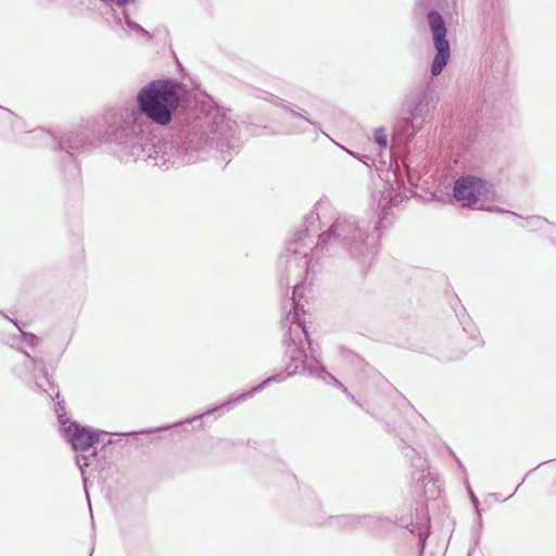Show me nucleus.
<instances>
[{"label":"nucleus","instance_id":"obj_1","mask_svg":"<svg viewBox=\"0 0 556 556\" xmlns=\"http://www.w3.org/2000/svg\"><path fill=\"white\" fill-rule=\"evenodd\" d=\"M186 88L170 80L151 83L138 96L141 112L154 123L166 126L172 115L186 99Z\"/></svg>","mask_w":556,"mask_h":556},{"label":"nucleus","instance_id":"obj_2","mask_svg":"<svg viewBox=\"0 0 556 556\" xmlns=\"http://www.w3.org/2000/svg\"><path fill=\"white\" fill-rule=\"evenodd\" d=\"M427 17L433 36L434 48L437 50V54L431 65V74L433 76H438L442 73L444 66L450 60L451 47L446 39V27L442 16L438 12L431 11L428 13Z\"/></svg>","mask_w":556,"mask_h":556},{"label":"nucleus","instance_id":"obj_3","mask_svg":"<svg viewBox=\"0 0 556 556\" xmlns=\"http://www.w3.org/2000/svg\"><path fill=\"white\" fill-rule=\"evenodd\" d=\"M488 188L485 182L473 176L460 177L454 185V197L465 206H471L486 197Z\"/></svg>","mask_w":556,"mask_h":556},{"label":"nucleus","instance_id":"obj_4","mask_svg":"<svg viewBox=\"0 0 556 556\" xmlns=\"http://www.w3.org/2000/svg\"><path fill=\"white\" fill-rule=\"evenodd\" d=\"M99 441L98 433L83 427L76 426L72 434L74 450L85 452Z\"/></svg>","mask_w":556,"mask_h":556},{"label":"nucleus","instance_id":"obj_5","mask_svg":"<svg viewBox=\"0 0 556 556\" xmlns=\"http://www.w3.org/2000/svg\"><path fill=\"white\" fill-rule=\"evenodd\" d=\"M375 140L381 148H386L388 146L387 136L382 129L376 130Z\"/></svg>","mask_w":556,"mask_h":556}]
</instances>
